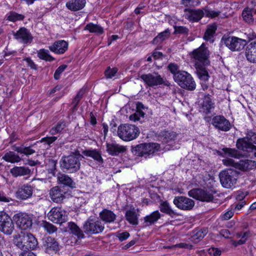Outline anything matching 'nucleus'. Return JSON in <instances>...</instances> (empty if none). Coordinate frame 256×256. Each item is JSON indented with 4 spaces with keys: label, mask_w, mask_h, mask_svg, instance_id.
Returning <instances> with one entry per match:
<instances>
[{
    "label": "nucleus",
    "mask_w": 256,
    "mask_h": 256,
    "mask_svg": "<svg viewBox=\"0 0 256 256\" xmlns=\"http://www.w3.org/2000/svg\"><path fill=\"white\" fill-rule=\"evenodd\" d=\"M236 147L240 150L248 152H253L256 157V146L246 142L244 139H238L236 144Z\"/></svg>",
    "instance_id": "bb28decb"
},
{
    "label": "nucleus",
    "mask_w": 256,
    "mask_h": 256,
    "mask_svg": "<svg viewBox=\"0 0 256 256\" xmlns=\"http://www.w3.org/2000/svg\"><path fill=\"white\" fill-rule=\"evenodd\" d=\"M248 232H238L236 234V236L237 238H241L238 240V241H235L234 242V246H236L238 245H240L242 244L248 239Z\"/></svg>",
    "instance_id": "09e8293b"
},
{
    "label": "nucleus",
    "mask_w": 256,
    "mask_h": 256,
    "mask_svg": "<svg viewBox=\"0 0 256 256\" xmlns=\"http://www.w3.org/2000/svg\"><path fill=\"white\" fill-rule=\"evenodd\" d=\"M118 72V69L116 68H108L105 71V76L108 78H111L114 77Z\"/></svg>",
    "instance_id": "13d9d810"
},
{
    "label": "nucleus",
    "mask_w": 256,
    "mask_h": 256,
    "mask_svg": "<svg viewBox=\"0 0 256 256\" xmlns=\"http://www.w3.org/2000/svg\"><path fill=\"white\" fill-rule=\"evenodd\" d=\"M126 150L124 146L116 143L106 144V150L112 156H116L120 153L124 152Z\"/></svg>",
    "instance_id": "c85d7f7f"
},
{
    "label": "nucleus",
    "mask_w": 256,
    "mask_h": 256,
    "mask_svg": "<svg viewBox=\"0 0 256 256\" xmlns=\"http://www.w3.org/2000/svg\"><path fill=\"white\" fill-rule=\"evenodd\" d=\"M214 108V103L212 102L210 96L209 95L204 96L201 104L200 112L204 114H208L211 112V110Z\"/></svg>",
    "instance_id": "a878e982"
},
{
    "label": "nucleus",
    "mask_w": 256,
    "mask_h": 256,
    "mask_svg": "<svg viewBox=\"0 0 256 256\" xmlns=\"http://www.w3.org/2000/svg\"><path fill=\"white\" fill-rule=\"evenodd\" d=\"M223 164L226 166H232L242 170H248L256 168V162L248 160L236 162L234 160L226 158L222 160Z\"/></svg>",
    "instance_id": "6e6552de"
},
{
    "label": "nucleus",
    "mask_w": 256,
    "mask_h": 256,
    "mask_svg": "<svg viewBox=\"0 0 256 256\" xmlns=\"http://www.w3.org/2000/svg\"><path fill=\"white\" fill-rule=\"evenodd\" d=\"M208 252L212 256H220L221 254V251L218 248H212L208 250Z\"/></svg>",
    "instance_id": "774afa93"
},
{
    "label": "nucleus",
    "mask_w": 256,
    "mask_h": 256,
    "mask_svg": "<svg viewBox=\"0 0 256 256\" xmlns=\"http://www.w3.org/2000/svg\"><path fill=\"white\" fill-rule=\"evenodd\" d=\"M217 29L216 24L208 25L204 36V38L206 40L212 41V38Z\"/></svg>",
    "instance_id": "ea45409f"
},
{
    "label": "nucleus",
    "mask_w": 256,
    "mask_h": 256,
    "mask_svg": "<svg viewBox=\"0 0 256 256\" xmlns=\"http://www.w3.org/2000/svg\"><path fill=\"white\" fill-rule=\"evenodd\" d=\"M168 69L173 74L174 79V75L180 71L178 70V66L176 64L170 63L168 66Z\"/></svg>",
    "instance_id": "052dcab7"
},
{
    "label": "nucleus",
    "mask_w": 256,
    "mask_h": 256,
    "mask_svg": "<svg viewBox=\"0 0 256 256\" xmlns=\"http://www.w3.org/2000/svg\"><path fill=\"white\" fill-rule=\"evenodd\" d=\"M197 69V74L199 78L204 82L207 81L209 78L208 73L202 66H196Z\"/></svg>",
    "instance_id": "c03bdc74"
},
{
    "label": "nucleus",
    "mask_w": 256,
    "mask_h": 256,
    "mask_svg": "<svg viewBox=\"0 0 256 256\" xmlns=\"http://www.w3.org/2000/svg\"><path fill=\"white\" fill-rule=\"evenodd\" d=\"M13 219L17 226L22 230H26L32 224L31 216L26 213H18L14 216Z\"/></svg>",
    "instance_id": "f8f14e48"
},
{
    "label": "nucleus",
    "mask_w": 256,
    "mask_h": 256,
    "mask_svg": "<svg viewBox=\"0 0 256 256\" xmlns=\"http://www.w3.org/2000/svg\"><path fill=\"white\" fill-rule=\"evenodd\" d=\"M161 217V214L158 210H156L144 217L145 226H150L155 224Z\"/></svg>",
    "instance_id": "7c9ffc66"
},
{
    "label": "nucleus",
    "mask_w": 256,
    "mask_h": 256,
    "mask_svg": "<svg viewBox=\"0 0 256 256\" xmlns=\"http://www.w3.org/2000/svg\"><path fill=\"white\" fill-rule=\"evenodd\" d=\"M38 57L40 59L47 62H52L54 58L50 54L47 50L40 49L38 52Z\"/></svg>",
    "instance_id": "a19ab883"
},
{
    "label": "nucleus",
    "mask_w": 256,
    "mask_h": 256,
    "mask_svg": "<svg viewBox=\"0 0 256 256\" xmlns=\"http://www.w3.org/2000/svg\"><path fill=\"white\" fill-rule=\"evenodd\" d=\"M174 81L182 88L194 90L196 84L192 76L186 71H180L174 75Z\"/></svg>",
    "instance_id": "39448f33"
},
{
    "label": "nucleus",
    "mask_w": 256,
    "mask_h": 256,
    "mask_svg": "<svg viewBox=\"0 0 256 256\" xmlns=\"http://www.w3.org/2000/svg\"><path fill=\"white\" fill-rule=\"evenodd\" d=\"M36 152L35 150L32 149L30 146H25L23 148L22 150V154H24L26 156L31 155L34 154Z\"/></svg>",
    "instance_id": "338daca9"
},
{
    "label": "nucleus",
    "mask_w": 256,
    "mask_h": 256,
    "mask_svg": "<svg viewBox=\"0 0 256 256\" xmlns=\"http://www.w3.org/2000/svg\"><path fill=\"white\" fill-rule=\"evenodd\" d=\"M85 30H88L90 32L96 33L100 34L104 32L103 28L98 24L92 23L88 24L85 27Z\"/></svg>",
    "instance_id": "37998d69"
},
{
    "label": "nucleus",
    "mask_w": 256,
    "mask_h": 256,
    "mask_svg": "<svg viewBox=\"0 0 256 256\" xmlns=\"http://www.w3.org/2000/svg\"><path fill=\"white\" fill-rule=\"evenodd\" d=\"M14 36L18 41L24 44L31 43L33 40V36L30 30L24 27L20 28L14 32Z\"/></svg>",
    "instance_id": "a211bd4d"
},
{
    "label": "nucleus",
    "mask_w": 256,
    "mask_h": 256,
    "mask_svg": "<svg viewBox=\"0 0 256 256\" xmlns=\"http://www.w3.org/2000/svg\"><path fill=\"white\" fill-rule=\"evenodd\" d=\"M10 172L14 177L28 176L31 174V170L26 166H14L11 168Z\"/></svg>",
    "instance_id": "c756f323"
},
{
    "label": "nucleus",
    "mask_w": 256,
    "mask_h": 256,
    "mask_svg": "<svg viewBox=\"0 0 256 256\" xmlns=\"http://www.w3.org/2000/svg\"><path fill=\"white\" fill-rule=\"evenodd\" d=\"M172 247H178L180 248L192 250L193 248V245L185 242H180L173 246Z\"/></svg>",
    "instance_id": "69168bd1"
},
{
    "label": "nucleus",
    "mask_w": 256,
    "mask_h": 256,
    "mask_svg": "<svg viewBox=\"0 0 256 256\" xmlns=\"http://www.w3.org/2000/svg\"><path fill=\"white\" fill-rule=\"evenodd\" d=\"M222 150L224 154L234 158H239L241 156L240 152L234 148H223Z\"/></svg>",
    "instance_id": "de8ad7c7"
},
{
    "label": "nucleus",
    "mask_w": 256,
    "mask_h": 256,
    "mask_svg": "<svg viewBox=\"0 0 256 256\" xmlns=\"http://www.w3.org/2000/svg\"><path fill=\"white\" fill-rule=\"evenodd\" d=\"M237 173L232 170H224L219 174V178L222 186L226 188H231L236 182Z\"/></svg>",
    "instance_id": "1a4fd4ad"
},
{
    "label": "nucleus",
    "mask_w": 256,
    "mask_h": 256,
    "mask_svg": "<svg viewBox=\"0 0 256 256\" xmlns=\"http://www.w3.org/2000/svg\"><path fill=\"white\" fill-rule=\"evenodd\" d=\"M210 52L204 44L198 48L194 50L191 54V57L196 60V66H205L210 64Z\"/></svg>",
    "instance_id": "423d86ee"
},
{
    "label": "nucleus",
    "mask_w": 256,
    "mask_h": 256,
    "mask_svg": "<svg viewBox=\"0 0 256 256\" xmlns=\"http://www.w3.org/2000/svg\"><path fill=\"white\" fill-rule=\"evenodd\" d=\"M14 244L23 251L34 250L38 242L36 238L30 233L24 232L16 235L14 238Z\"/></svg>",
    "instance_id": "f03ea898"
},
{
    "label": "nucleus",
    "mask_w": 256,
    "mask_h": 256,
    "mask_svg": "<svg viewBox=\"0 0 256 256\" xmlns=\"http://www.w3.org/2000/svg\"><path fill=\"white\" fill-rule=\"evenodd\" d=\"M159 208L161 212L168 215L172 218H174L180 215L178 212L172 209L167 201L162 202L160 204Z\"/></svg>",
    "instance_id": "cd10ccee"
},
{
    "label": "nucleus",
    "mask_w": 256,
    "mask_h": 256,
    "mask_svg": "<svg viewBox=\"0 0 256 256\" xmlns=\"http://www.w3.org/2000/svg\"><path fill=\"white\" fill-rule=\"evenodd\" d=\"M222 40L224 44L232 51H238L242 50L246 44V40L235 36L223 38Z\"/></svg>",
    "instance_id": "9b49d317"
},
{
    "label": "nucleus",
    "mask_w": 256,
    "mask_h": 256,
    "mask_svg": "<svg viewBox=\"0 0 256 256\" xmlns=\"http://www.w3.org/2000/svg\"><path fill=\"white\" fill-rule=\"evenodd\" d=\"M206 229L196 230L193 232V234L190 238V241L194 244L198 243L202 240L207 234Z\"/></svg>",
    "instance_id": "c9c22d12"
},
{
    "label": "nucleus",
    "mask_w": 256,
    "mask_h": 256,
    "mask_svg": "<svg viewBox=\"0 0 256 256\" xmlns=\"http://www.w3.org/2000/svg\"><path fill=\"white\" fill-rule=\"evenodd\" d=\"M86 0H68L66 6L71 11L76 12L82 10L86 6Z\"/></svg>",
    "instance_id": "393cba45"
},
{
    "label": "nucleus",
    "mask_w": 256,
    "mask_h": 256,
    "mask_svg": "<svg viewBox=\"0 0 256 256\" xmlns=\"http://www.w3.org/2000/svg\"><path fill=\"white\" fill-rule=\"evenodd\" d=\"M173 203L178 208L184 210H190L194 206V202L192 200L184 196H176Z\"/></svg>",
    "instance_id": "dca6fc26"
},
{
    "label": "nucleus",
    "mask_w": 256,
    "mask_h": 256,
    "mask_svg": "<svg viewBox=\"0 0 256 256\" xmlns=\"http://www.w3.org/2000/svg\"><path fill=\"white\" fill-rule=\"evenodd\" d=\"M47 166H48L49 173L54 176L56 173V162L54 160H50L48 163L47 164Z\"/></svg>",
    "instance_id": "6e6d98bb"
},
{
    "label": "nucleus",
    "mask_w": 256,
    "mask_h": 256,
    "mask_svg": "<svg viewBox=\"0 0 256 256\" xmlns=\"http://www.w3.org/2000/svg\"><path fill=\"white\" fill-rule=\"evenodd\" d=\"M57 179L60 184L69 186L71 188H76V183L70 176L66 174L58 173Z\"/></svg>",
    "instance_id": "2f4dec72"
},
{
    "label": "nucleus",
    "mask_w": 256,
    "mask_h": 256,
    "mask_svg": "<svg viewBox=\"0 0 256 256\" xmlns=\"http://www.w3.org/2000/svg\"><path fill=\"white\" fill-rule=\"evenodd\" d=\"M67 68L66 64H62L56 70L54 74V78L56 80H58L60 78V74L65 70Z\"/></svg>",
    "instance_id": "bf43d9fd"
},
{
    "label": "nucleus",
    "mask_w": 256,
    "mask_h": 256,
    "mask_svg": "<svg viewBox=\"0 0 256 256\" xmlns=\"http://www.w3.org/2000/svg\"><path fill=\"white\" fill-rule=\"evenodd\" d=\"M140 78L143 80L148 86L154 88L160 85L168 86H171L170 83L162 77L158 72L143 74L140 76Z\"/></svg>",
    "instance_id": "20e7f679"
},
{
    "label": "nucleus",
    "mask_w": 256,
    "mask_h": 256,
    "mask_svg": "<svg viewBox=\"0 0 256 256\" xmlns=\"http://www.w3.org/2000/svg\"><path fill=\"white\" fill-rule=\"evenodd\" d=\"M84 229L88 234H96L101 232L104 229V226L101 222L88 220L84 226Z\"/></svg>",
    "instance_id": "4468645a"
},
{
    "label": "nucleus",
    "mask_w": 256,
    "mask_h": 256,
    "mask_svg": "<svg viewBox=\"0 0 256 256\" xmlns=\"http://www.w3.org/2000/svg\"><path fill=\"white\" fill-rule=\"evenodd\" d=\"M2 159L6 162L12 164L17 163L21 160L20 156L12 151L6 152L2 157Z\"/></svg>",
    "instance_id": "e433bc0d"
},
{
    "label": "nucleus",
    "mask_w": 256,
    "mask_h": 256,
    "mask_svg": "<svg viewBox=\"0 0 256 256\" xmlns=\"http://www.w3.org/2000/svg\"><path fill=\"white\" fill-rule=\"evenodd\" d=\"M84 94V90H79V92H78L76 96L74 98L72 102V104L74 105V106L72 108V110H75L76 108V107L80 102V101L82 98Z\"/></svg>",
    "instance_id": "603ef678"
},
{
    "label": "nucleus",
    "mask_w": 256,
    "mask_h": 256,
    "mask_svg": "<svg viewBox=\"0 0 256 256\" xmlns=\"http://www.w3.org/2000/svg\"><path fill=\"white\" fill-rule=\"evenodd\" d=\"M126 220L131 224L136 226L138 224V215L136 209L133 208L126 210L125 214Z\"/></svg>",
    "instance_id": "473e14b6"
},
{
    "label": "nucleus",
    "mask_w": 256,
    "mask_h": 256,
    "mask_svg": "<svg viewBox=\"0 0 256 256\" xmlns=\"http://www.w3.org/2000/svg\"><path fill=\"white\" fill-rule=\"evenodd\" d=\"M116 236L120 241L122 242L130 236V234L127 232H118Z\"/></svg>",
    "instance_id": "e2e57ef3"
},
{
    "label": "nucleus",
    "mask_w": 256,
    "mask_h": 256,
    "mask_svg": "<svg viewBox=\"0 0 256 256\" xmlns=\"http://www.w3.org/2000/svg\"><path fill=\"white\" fill-rule=\"evenodd\" d=\"M246 138L250 142L256 144V132L252 130L248 131Z\"/></svg>",
    "instance_id": "680f3d73"
},
{
    "label": "nucleus",
    "mask_w": 256,
    "mask_h": 256,
    "mask_svg": "<svg viewBox=\"0 0 256 256\" xmlns=\"http://www.w3.org/2000/svg\"><path fill=\"white\" fill-rule=\"evenodd\" d=\"M66 126V122L64 121L59 122L56 126L52 127L50 130L52 135L56 134L61 132Z\"/></svg>",
    "instance_id": "49530a36"
},
{
    "label": "nucleus",
    "mask_w": 256,
    "mask_h": 256,
    "mask_svg": "<svg viewBox=\"0 0 256 256\" xmlns=\"http://www.w3.org/2000/svg\"><path fill=\"white\" fill-rule=\"evenodd\" d=\"M101 219L106 222H112L116 218V215L111 210H104L100 214Z\"/></svg>",
    "instance_id": "f704fd0d"
},
{
    "label": "nucleus",
    "mask_w": 256,
    "mask_h": 256,
    "mask_svg": "<svg viewBox=\"0 0 256 256\" xmlns=\"http://www.w3.org/2000/svg\"><path fill=\"white\" fill-rule=\"evenodd\" d=\"M212 125L218 130L227 132L231 128L230 122L223 116H216L212 119Z\"/></svg>",
    "instance_id": "6ab92c4d"
},
{
    "label": "nucleus",
    "mask_w": 256,
    "mask_h": 256,
    "mask_svg": "<svg viewBox=\"0 0 256 256\" xmlns=\"http://www.w3.org/2000/svg\"><path fill=\"white\" fill-rule=\"evenodd\" d=\"M176 137V134L174 132L164 131L162 132V140L163 142L172 143Z\"/></svg>",
    "instance_id": "58836bf2"
},
{
    "label": "nucleus",
    "mask_w": 256,
    "mask_h": 256,
    "mask_svg": "<svg viewBox=\"0 0 256 256\" xmlns=\"http://www.w3.org/2000/svg\"><path fill=\"white\" fill-rule=\"evenodd\" d=\"M68 229L70 233L76 236L78 239L82 238L84 235L82 230L74 222H70L68 224Z\"/></svg>",
    "instance_id": "72a5a7b5"
},
{
    "label": "nucleus",
    "mask_w": 256,
    "mask_h": 256,
    "mask_svg": "<svg viewBox=\"0 0 256 256\" xmlns=\"http://www.w3.org/2000/svg\"><path fill=\"white\" fill-rule=\"evenodd\" d=\"M14 229V224L10 217L5 212H0V231L9 236Z\"/></svg>",
    "instance_id": "9d476101"
},
{
    "label": "nucleus",
    "mask_w": 256,
    "mask_h": 256,
    "mask_svg": "<svg viewBox=\"0 0 256 256\" xmlns=\"http://www.w3.org/2000/svg\"><path fill=\"white\" fill-rule=\"evenodd\" d=\"M160 149V146L157 143L142 144L132 148V152L140 156H149Z\"/></svg>",
    "instance_id": "0eeeda50"
},
{
    "label": "nucleus",
    "mask_w": 256,
    "mask_h": 256,
    "mask_svg": "<svg viewBox=\"0 0 256 256\" xmlns=\"http://www.w3.org/2000/svg\"><path fill=\"white\" fill-rule=\"evenodd\" d=\"M24 18V15L12 11L10 12L6 20L12 22H15L18 20H23Z\"/></svg>",
    "instance_id": "3c124183"
},
{
    "label": "nucleus",
    "mask_w": 256,
    "mask_h": 256,
    "mask_svg": "<svg viewBox=\"0 0 256 256\" xmlns=\"http://www.w3.org/2000/svg\"><path fill=\"white\" fill-rule=\"evenodd\" d=\"M84 156L78 150L72 152L70 155L61 158L60 161V168L68 173L76 172L80 168V160Z\"/></svg>",
    "instance_id": "f257e3e1"
},
{
    "label": "nucleus",
    "mask_w": 256,
    "mask_h": 256,
    "mask_svg": "<svg viewBox=\"0 0 256 256\" xmlns=\"http://www.w3.org/2000/svg\"><path fill=\"white\" fill-rule=\"evenodd\" d=\"M174 32L176 34H181L184 35H188L189 29L186 26H174Z\"/></svg>",
    "instance_id": "864d4df0"
},
{
    "label": "nucleus",
    "mask_w": 256,
    "mask_h": 256,
    "mask_svg": "<svg viewBox=\"0 0 256 256\" xmlns=\"http://www.w3.org/2000/svg\"><path fill=\"white\" fill-rule=\"evenodd\" d=\"M66 192L64 187L56 186L52 188L49 192L50 197L54 202L60 203L66 198Z\"/></svg>",
    "instance_id": "aec40b11"
},
{
    "label": "nucleus",
    "mask_w": 256,
    "mask_h": 256,
    "mask_svg": "<svg viewBox=\"0 0 256 256\" xmlns=\"http://www.w3.org/2000/svg\"><path fill=\"white\" fill-rule=\"evenodd\" d=\"M204 12V16L206 17L213 18L218 16L220 12V11H216L210 9L208 6H206L202 8Z\"/></svg>",
    "instance_id": "8fccbe9b"
},
{
    "label": "nucleus",
    "mask_w": 256,
    "mask_h": 256,
    "mask_svg": "<svg viewBox=\"0 0 256 256\" xmlns=\"http://www.w3.org/2000/svg\"><path fill=\"white\" fill-rule=\"evenodd\" d=\"M57 139L56 136H47L42 138L40 140V142H44L48 146H50V144L53 143Z\"/></svg>",
    "instance_id": "0e129e2a"
},
{
    "label": "nucleus",
    "mask_w": 256,
    "mask_h": 256,
    "mask_svg": "<svg viewBox=\"0 0 256 256\" xmlns=\"http://www.w3.org/2000/svg\"><path fill=\"white\" fill-rule=\"evenodd\" d=\"M190 196L203 202H209L212 200V194L207 190L202 189H193L188 192Z\"/></svg>",
    "instance_id": "2eb2a0df"
},
{
    "label": "nucleus",
    "mask_w": 256,
    "mask_h": 256,
    "mask_svg": "<svg viewBox=\"0 0 256 256\" xmlns=\"http://www.w3.org/2000/svg\"><path fill=\"white\" fill-rule=\"evenodd\" d=\"M68 42L64 40H59L56 41L52 46H49L48 48L52 52L61 54L64 53L68 48Z\"/></svg>",
    "instance_id": "4be33fe9"
},
{
    "label": "nucleus",
    "mask_w": 256,
    "mask_h": 256,
    "mask_svg": "<svg viewBox=\"0 0 256 256\" xmlns=\"http://www.w3.org/2000/svg\"><path fill=\"white\" fill-rule=\"evenodd\" d=\"M252 11L253 10L249 8H246L244 9L242 13V16L244 20L246 22L249 23L253 22Z\"/></svg>",
    "instance_id": "a18cd8bd"
},
{
    "label": "nucleus",
    "mask_w": 256,
    "mask_h": 256,
    "mask_svg": "<svg viewBox=\"0 0 256 256\" xmlns=\"http://www.w3.org/2000/svg\"><path fill=\"white\" fill-rule=\"evenodd\" d=\"M43 246L46 252L48 254H50L52 252H57L60 250L58 242L54 238L50 236L45 238Z\"/></svg>",
    "instance_id": "5701e85b"
},
{
    "label": "nucleus",
    "mask_w": 256,
    "mask_h": 256,
    "mask_svg": "<svg viewBox=\"0 0 256 256\" xmlns=\"http://www.w3.org/2000/svg\"><path fill=\"white\" fill-rule=\"evenodd\" d=\"M32 193L33 188L31 185L26 184L20 186L16 194L18 198L25 200L30 198Z\"/></svg>",
    "instance_id": "412c9836"
},
{
    "label": "nucleus",
    "mask_w": 256,
    "mask_h": 256,
    "mask_svg": "<svg viewBox=\"0 0 256 256\" xmlns=\"http://www.w3.org/2000/svg\"><path fill=\"white\" fill-rule=\"evenodd\" d=\"M144 115L145 113L141 110H137L134 114L130 116V119L131 120L136 122L140 120V118H144Z\"/></svg>",
    "instance_id": "5fc2aeb1"
},
{
    "label": "nucleus",
    "mask_w": 256,
    "mask_h": 256,
    "mask_svg": "<svg viewBox=\"0 0 256 256\" xmlns=\"http://www.w3.org/2000/svg\"><path fill=\"white\" fill-rule=\"evenodd\" d=\"M170 31L168 29L160 32L153 40V44H158L161 43L170 36Z\"/></svg>",
    "instance_id": "79ce46f5"
},
{
    "label": "nucleus",
    "mask_w": 256,
    "mask_h": 256,
    "mask_svg": "<svg viewBox=\"0 0 256 256\" xmlns=\"http://www.w3.org/2000/svg\"><path fill=\"white\" fill-rule=\"evenodd\" d=\"M83 154L86 156L92 158L100 164L103 162V159L101 156V154L96 150H84Z\"/></svg>",
    "instance_id": "4c0bfd02"
},
{
    "label": "nucleus",
    "mask_w": 256,
    "mask_h": 256,
    "mask_svg": "<svg viewBox=\"0 0 256 256\" xmlns=\"http://www.w3.org/2000/svg\"><path fill=\"white\" fill-rule=\"evenodd\" d=\"M43 226L44 230L50 234H52L57 230V228L54 225L48 222H44L43 224Z\"/></svg>",
    "instance_id": "4d7b16f0"
},
{
    "label": "nucleus",
    "mask_w": 256,
    "mask_h": 256,
    "mask_svg": "<svg viewBox=\"0 0 256 256\" xmlns=\"http://www.w3.org/2000/svg\"><path fill=\"white\" fill-rule=\"evenodd\" d=\"M246 56L250 62L256 63V40L252 42L246 46Z\"/></svg>",
    "instance_id": "b1692460"
},
{
    "label": "nucleus",
    "mask_w": 256,
    "mask_h": 256,
    "mask_svg": "<svg viewBox=\"0 0 256 256\" xmlns=\"http://www.w3.org/2000/svg\"><path fill=\"white\" fill-rule=\"evenodd\" d=\"M48 217L49 220L56 224H61L67 220L65 212L60 207L52 208L48 212Z\"/></svg>",
    "instance_id": "ddd939ff"
},
{
    "label": "nucleus",
    "mask_w": 256,
    "mask_h": 256,
    "mask_svg": "<svg viewBox=\"0 0 256 256\" xmlns=\"http://www.w3.org/2000/svg\"><path fill=\"white\" fill-rule=\"evenodd\" d=\"M118 136L122 140L128 142L136 139L140 134L139 128L133 124H120L118 127Z\"/></svg>",
    "instance_id": "7ed1b4c3"
},
{
    "label": "nucleus",
    "mask_w": 256,
    "mask_h": 256,
    "mask_svg": "<svg viewBox=\"0 0 256 256\" xmlns=\"http://www.w3.org/2000/svg\"><path fill=\"white\" fill-rule=\"evenodd\" d=\"M185 18L192 22H199L204 16V12L203 9H184Z\"/></svg>",
    "instance_id": "f3484780"
}]
</instances>
